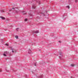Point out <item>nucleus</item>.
<instances>
[{
	"mask_svg": "<svg viewBox=\"0 0 78 78\" xmlns=\"http://www.w3.org/2000/svg\"><path fill=\"white\" fill-rule=\"evenodd\" d=\"M35 66H36V64H35Z\"/></svg>",
	"mask_w": 78,
	"mask_h": 78,
	"instance_id": "obj_17",
	"label": "nucleus"
},
{
	"mask_svg": "<svg viewBox=\"0 0 78 78\" xmlns=\"http://www.w3.org/2000/svg\"><path fill=\"white\" fill-rule=\"evenodd\" d=\"M3 55L4 56H6V54H3Z\"/></svg>",
	"mask_w": 78,
	"mask_h": 78,
	"instance_id": "obj_9",
	"label": "nucleus"
},
{
	"mask_svg": "<svg viewBox=\"0 0 78 78\" xmlns=\"http://www.w3.org/2000/svg\"><path fill=\"white\" fill-rule=\"evenodd\" d=\"M1 18V19H2L3 20H5V18L3 16H0V18Z\"/></svg>",
	"mask_w": 78,
	"mask_h": 78,
	"instance_id": "obj_1",
	"label": "nucleus"
},
{
	"mask_svg": "<svg viewBox=\"0 0 78 78\" xmlns=\"http://www.w3.org/2000/svg\"><path fill=\"white\" fill-rule=\"evenodd\" d=\"M59 42H60V43H61V41H58Z\"/></svg>",
	"mask_w": 78,
	"mask_h": 78,
	"instance_id": "obj_16",
	"label": "nucleus"
},
{
	"mask_svg": "<svg viewBox=\"0 0 78 78\" xmlns=\"http://www.w3.org/2000/svg\"><path fill=\"white\" fill-rule=\"evenodd\" d=\"M0 72H2V70L0 69Z\"/></svg>",
	"mask_w": 78,
	"mask_h": 78,
	"instance_id": "obj_14",
	"label": "nucleus"
},
{
	"mask_svg": "<svg viewBox=\"0 0 78 78\" xmlns=\"http://www.w3.org/2000/svg\"><path fill=\"white\" fill-rule=\"evenodd\" d=\"M75 2H78V0H75Z\"/></svg>",
	"mask_w": 78,
	"mask_h": 78,
	"instance_id": "obj_12",
	"label": "nucleus"
},
{
	"mask_svg": "<svg viewBox=\"0 0 78 78\" xmlns=\"http://www.w3.org/2000/svg\"><path fill=\"white\" fill-rule=\"evenodd\" d=\"M14 8H12V9H13V10H14Z\"/></svg>",
	"mask_w": 78,
	"mask_h": 78,
	"instance_id": "obj_15",
	"label": "nucleus"
},
{
	"mask_svg": "<svg viewBox=\"0 0 78 78\" xmlns=\"http://www.w3.org/2000/svg\"><path fill=\"white\" fill-rule=\"evenodd\" d=\"M27 19H26L25 20V21H27Z\"/></svg>",
	"mask_w": 78,
	"mask_h": 78,
	"instance_id": "obj_11",
	"label": "nucleus"
},
{
	"mask_svg": "<svg viewBox=\"0 0 78 78\" xmlns=\"http://www.w3.org/2000/svg\"><path fill=\"white\" fill-rule=\"evenodd\" d=\"M39 31L37 30L35 31V33H38Z\"/></svg>",
	"mask_w": 78,
	"mask_h": 78,
	"instance_id": "obj_5",
	"label": "nucleus"
},
{
	"mask_svg": "<svg viewBox=\"0 0 78 78\" xmlns=\"http://www.w3.org/2000/svg\"><path fill=\"white\" fill-rule=\"evenodd\" d=\"M15 37L16 38V39H18V37H19L16 35L15 36Z\"/></svg>",
	"mask_w": 78,
	"mask_h": 78,
	"instance_id": "obj_7",
	"label": "nucleus"
},
{
	"mask_svg": "<svg viewBox=\"0 0 78 78\" xmlns=\"http://www.w3.org/2000/svg\"><path fill=\"white\" fill-rule=\"evenodd\" d=\"M71 66L72 67H74L75 65L73 64H72L71 65Z\"/></svg>",
	"mask_w": 78,
	"mask_h": 78,
	"instance_id": "obj_6",
	"label": "nucleus"
},
{
	"mask_svg": "<svg viewBox=\"0 0 78 78\" xmlns=\"http://www.w3.org/2000/svg\"><path fill=\"white\" fill-rule=\"evenodd\" d=\"M18 29H19V28H16V30H18Z\"/></svg>",
	"mask_w": 78,
	"mask_h": 78,
	"instance_id": "obj_18",
	"label": "nucleus"
},
{
	"mask_svg": "<svg viewBox=\"0 0 78 78\" xmlns=\"http://www.w3.org/2000/svg\"><path fill=\"white\" fill-rule=\"evenodd\" d=\"M66 7H67V8H68V9H69V8H70V7H69V6H66Z\"/></svg>",
	"mask_w": 78,
	"mask_h": 78,
	"instance_id": "obj_8",
	"label": "nucleus"
},
{
	"mask_svg": "<svg viewBox=\"0 0 78 78\" xmlns=\"http://www.w3.org/2000/svg\"><path fill=\"white\" fill-rule=\"evenodd\" d=\"M71 78H72V77L71 76Z\"/></svg>",
	"mask_w": 78,
	"mask_h": 78,
	"instance_id": "obj_19",
	"label": "nucleus"
},
{
	"mask_svg": "<svg viewBox=\"0 0 78 78\" xmlns=\"http://www.w3.org/2000/svg\"><path fill=\"white\" fill-rule=\"evenodd\" d=\"M22 14L23 15H25V14H27V12H23Z\"/></svg>",
	"mask_w": 78,
	"mask_h": 78,
	"instance_id": "obj_3",
	"label": "nucleus"
},
{
	"mask_svg": "<svg viewBox=\"0 0 78 78\" xmlns=\"http://www.w3.org/2000/svg\"><path fill=\"white\" fill-rule=\"evenodd\" d=\"M2 12H4V11H3V10H2L1 11Z\"/></svg>",
	"mask_w": 78,
	"mask_h": 78,
	"instance_id": "obj_10",
	"label": "nucleus"
},
{
	"mask_svg": "<svg viewBox=\"0 0 78 78\" xmlns=\"http://www.w3.org/2000/svg\"><path fill=\"white\" fill-rule=\"evenodd\" d=\"M11 50H12V53H14V49L13 48H11Z\"/></svg>",
	"mask_w": 78,
	"mask_h": 78,
	"instance_id": "obj_2",
	"label": "nucleus"
},
{
	"mask_svg": "<svg viewBox=\"0 0 78 78\" xmlns=\"http://www.w3.org/2000/svg\"><path fill=\"white\" fill-rule=\"evenodd\" d=\"M32 8H33V9H35V8H36V6H33Z\"/></svg>",
	"mask_w": 78,
	"mask_h": 78,
	"instance_id": "obj_4",
	"label": "nucleus"
},
{
	"mask_svg": "<svg viewBox=\"0 0 78 78\" xmlns=\"http://www.w3.org/2000/svg\"><path fill=\"white\" fill-rule=\"evenodd\" d=\"M6 45H7V46H8V44H6Z\"/></svg>",
	"mask_w": 78,
	"mask_h": 78,
	"instance_id": "obj_13",
	"label": "nucleus"
}]
</instances>
